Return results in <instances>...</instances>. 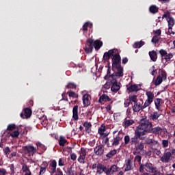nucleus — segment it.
Returning a JSON list of instances; mask_svg holds the SVG:
<instances>
[{
    "label": "nucleus",
    "mask_w": 175,
    "mask_h": 175,
    "mask_svg": "<svg viewBox=\"0 0 175 175\" xmlns=\"http://www.w3.org/2000/svg\"><path fill=\"white\" fill-rule=\"evenodd\" d=\"M102 42L99 40H96L94 42V40L89 39L88 40L87 43L85 44V51L88 54H90V53H92L94 47V49H96V50H98L99 49H100V47H102Z\"/></svg>",
    "instance_id": "nucleus-2"
},
{
    "label": "nucleus",
    "mask_w": 175,
    "mask_h": 175,
    "mask_svg": "<svg viewBox=\"0 0 175 175\" xmlns=\"http://www.w3.org/2000/svg\"><path fill=\"white\" fill-rule=\"evenodd\" d=\"M116 154H117V150L114 149L111 150L107 154V157L108 158H111V157H114V155H116Z\"/></svg>",
    "instance_id": "nucleus-41"
},
{
    "label": "nucleus",
    "mask_w": 175,
    "mask_h": 175,
    "mask_svg": "<svg viewBox=\"0 0 175 175\" xmlns=\"http://www.w3.org/2000/svg\"><path fill=\"white\" fill-rule=\"evenodd\" d=\"M151 133H154V135H161L162 133V129L159 126H156L150 129Z\"/></svg>",
    "instance_id": "nucleus-19"
},
{
    "label": "nucleus",
    "mask_w": 175,
    "mask_h": 175,
    "mask_svg": "<svg viewBox=\"0 0 175 175\" xmlns=\"http://www.w3.org/2000/svg\"><path fill=\"white\" fill-rule=\"evenodd\" d=\"M133 110L135 113H139L140 110H143V104L140 102L135 103L133 105Z\"/></svg>",
    "instance_id": "nucleus-12"
},
{
    "label": "nucleus",
    "mask_w": 175,
    "mask_h": 175,
    "mask_svg": "<svg viewBox=\"0 0 175 175\" xmlns=\"http://www.w3.org/2000/svg\"><path fill=\"white\" fill-rule=\"evenodd\" d=\"M151 103H152V101H150L148 100H146L144 105H142V109H146V107H148V106H150V105H151Z\"/></svg>",
    "instance_id": "nucleus-46"
},
{
    "label": "nucleus",
    "mask_w": 175,
    "mask_h": 175,
    "mask_svg": "<svg viewBox=\"0 0 175 175\" xmlns=\"http://www.w3.org/2000/svg\"><path fill=\"white\" fill-rule=\"evenodd\" d=\"M163 18H166V21L168 23L169 29L170 31V29H172V28L173 27V25H174V19L171 17L170 14L169 13L164 14L163 15Z\"/></svg>",
    "instance_id": "nucleus-9"
},
{
    "label": "nucleus",
    "mask_w": 175,
    "mask_h": 175,
    "mask_svg": "<svg viewBox=\"0 0 175 175\" xmlns=\"http://www.w3.org/2000/svg\"><path fill=\"white\" fill-rule=\"evenodd\" d=\"M113 139L112 142L113 146H118L120 144V142L122 141V139H124V133L121 131H113Z\"/></svg>",
    "instance_id": "nucleus-4"
},
{
    "label": "nucleus",
    "mask_w": 175,
    "mask_h": 175,
    "mask_svg": "<svg viewBox=\"0 0 175 175\" xmlns=\"http://www.w3.org/2000/svg\"><path fill=\"white\" fill-rule=\"evenodd\" d=\"M162 144H163V147L164 148H166V147H167V146H169V141H167L166 139H163Z\"/></svg>",
    "instance_id": "nucleus-52"
},
{
    "label": "nucleus",
    "mask_w": 175,
    "mask_h": 175,
    "mask_svg": "<svg viewBox=\"0 0 175 175\" xmlns=\"http://www.w3.org/2000/svg\"><path fill=\"white\" fill-rule=\"evenodd\" d=\"M151 75L152 76H157V73H158V70L155 68V66H152L151 68Z\"/></svg>",
    "instance_id": "nucleus-45"
},
{
    "label": "nucleus",
    "mask_w": 175,
    "mask_h": 175,
    "mask_svg": "<svg viewBox=\"0 0 175 175\" xmlns=\"http://www.w3.org/2000/svg\"><path fill=\"white\" fill-rule=\"evenodd\" d=\"M162 99L161 98H156L154 100V105L156 107V109H158L159 111L161 110V106H162Z\"/></svg>",
    "instance_id": "nucleus-23"
},
{
    "label": "nucleus",
    "mask_w": 175,
    "mask_h": 175,
    "mask_svg": "<svg viewBox=\"0 0 175 175\" xmlns=\"http://www.w3.org/2000/svg\"><path fill=\"white\" fill-rule=\"evenodd\" d=\"M144 148V144L142 142L138 144L136 146V149L139 150V151H143Z\"/></svg>",
    "instance_id": "nucleus-44"
},
{
    "label": "nucleus",
    "mask_w": 175,
    "mask_h": 175,
    "mask_svg": "<svg viewBox=\"0 0 175 175\" xmlns=\"http://www.w3.org/2000/svg\"><path fill=\"white\" fill-rule=\"evenodd\" d=\"M129 101H130L131 103L133 102L134 104L139 103V101H138V100H137V96L133 95V96H130V97H129Z\"/></svg>",
    "instance_id": "nucleus-39"
},
{
    "label": "nucleus",
    "mask_w": 175,
    "mask_h": 175,
    "mask_svg": "<svg viewBox=\"0 0 175 175\" xmlns=\"http://www.w3.org/2000/svg\"><path fill=\"white\" fill-rule=\"evenodd\" d=\"M159 116H161V113H158V112H154L153 114L151 115L150 118L155 121V120H158L159 118Z\"/></svg>",
    "instance_id": "nucleus-37"
},
{
    "label": "nucleus",
    "mask_w": 175,
    "mask_h": 175,
    "mask_svg": "<svg viewBox=\"0 0 175 175\" xmlns=\"http://www.w3.org/2000/svg\"><path fill=\"white\" fill-rule=\"evenodd\" d=\"M111 172L112 173H116V172H118V167L117 165H113L111 167Z\"/></svg>",
    "instance_id": "nucleus-48"
},
{
    "label": "nucleus",
    "mask_w": 175,
    "mask_h": 175,
    "mask_svg": "<svg viewBox=\"0 0 175 175\" xmlns=\"http://www.w3.org/2000/svg\"><path fill=\"white\" fill-rule=\"evenodd\" d=\"M110 82H107L103 86V88H104V90H109L110 89Z\"/></svg>",
    "instance_id": "nucleus-53"
},
{
    "label": "nucleus",
    "mask_w": 175,
    "mask_h": 175,
    "mask_svg": "<svg viewBox=\"0 0 175 175\" xmlns=\"http://www.w3.org/2000/svg\"><path fill=\"white\" fill-rule=\"evenodd\" d=\"M66 143V139L64 137H61L59 139V146H65V144Z\"/></svg>",
    "instance_id": "nucleus-42"
},
{
    "label": "nucleus",
    "mask_w": 175,
    "mask_h": 175,
    "mask_svg": "<svg viewBox=\"0 0 175 175\" xmlns=\"http://www.w3.org/2000/svg\"><path fill=\"white\" fill-rule=\"evenodd\" d=\"M83 126L85 127V131L88 132V133H90L91 132V128H92V125L90 122H85L83 124Z\"/></svg>",
    "instance_id": "nucleus-25"
},
{
    "label": "nucleus",
    "mask_w": 175,
    "mask_h": 175,
    "mask_svg": "<svg viewBox=\"0 0 175 175\" xmlns=\"http://www.w3.org/2000/svg\"><path fill=\"white\" fill-rule=\"evenodd\" d=\"M151 128H152V123L150 120L146 119L141 121L140 124L137 127L135 131H137V134L138 135H147L151 132Z\"/></svg>",
    "instance_id": "nucleus-1"
},
{
    "label": "nucleus",
    "mask_w": 175,
    "mask_h": 175,
    "mask_svg": "<svg viewBox=\"0 0 175 175\" xmlns=\"http://www.w3.org/2000/svg\"><path fill=\"white\" fill-rule=\"evenodd\" d=\"M22 171L23 173H29V172H31L29 167H28V165H27L25 163L23 164L22 165Z\"/></svg>",
    "instance_id": "nucleus-35"
},
{
    "label": "nucleus",
    "mask_w": 175,
    "mask_h": 175,
    "mask_svg": "<svg viewBox=\"0 0 175 175\" xmlns=\"http://www.w3.org/2000/svg\"><path fill=\"white\" fill-rule=\"evenodd\" d=\"M106 132V126L105 125H101L100 127L98 129V133L100 136H104L106 137L110 133H105Z\"/></svg>",
    "instance_id": "nucleus-14"
},
{
    "label": "nucleus",
    "mask_w": 175,
    "mask_h": 175,
    "mask_svg": "<svg viewBox=\"0 0 175 175\" xmlns=\"http://www.w3.org/2000/svg\"><path fill=\"white\" fill-rule=\"evenodd\" d=\"M132 169V165H131V160H127L126 163V167L124 169L125 172H128L129 170H131Z\"/></svg>",
    "instance_id": "nucleus-36"
},
{
    "label": "nucleus",
    "mask_w": 175,
    "mask_h": 175,
    "mask_svg": "<svg viewBox=\"0 0 175 175\" xmlns=\"http://www.w3.org/2000/svg\"><path fill=\"white\" fill-rule=\"evenodd\" d=\"M109 54H110L111 57H116V55H118L119 54L118 50H117L116 49L109 50Z\"/></svg>",
    "instance_id": "nucleus-38"
},
{
    "label": "nucleus",
    "mask_w": 175,
    "mask_h": 175,
    "mask_svg": "<svg viewBox=\"0 0 175 175\" xmlns=\"http://www.w3.org/2000/svg\"><path fill=\"white\" fill-rule=\"evenodd\" d=\"M64 163H65V161H64V159H59V162H58L59 166H64Z\"/></svg>",
    "instance_id": "nucleus-59"
},
{
    "label": "nucleus",
    "mask_w": 175,
    "mask_h": 175,
    "mask_svg": "<svg viewBox=\"0 0 175 175\" xmlns=\"http://www.w3.org/2000/svg\"><path fill=\"white\" fill-rule=\"evenodd\" d=\"M159 40V37H158L157 36H154L152 39V42L157 43Z\"/></svg>",
    "instance_id": "nucleus-56"
},
{
    "label": "nucleus",
    "mask_w": 175,
    "mask_h": 175,
    "mask_svg": "<svg viewBox=\"0 0 175 175\" xmlns=\"http://www.w3.org/2000/svg\"><path fill=\"white\" fill-rule=\"evenodd\" d=\"M103 172H105V166L98 163L97 165V173H98V174H102Z\"/></svg>",
    "instance_id": "nucleus-30"
},
{
    "label": "nucleus",
    "mask_w": 175,
    "mask_h": 175,
    "mask_svg": "<svg viewBox=\"0 0 175 175\" xmlns=\"http://www.w3.org/2000/svg\"><path fill=\"white\" fill-rule=\"evenodd\" d=\"M85 155H87V152L84 148H81L79 152V157L78 158V162L80 163H84V159H85Z\"/></svg>",
    "instance_id": "nucleus-11"
},
{
    "label": "nucleus",
    "mask_w": 175,
    "mask_h": 175,
    "mask_svg": "<svg viewBox=\"0 0 175 175\" xmlns=\"http://www.w3.org/2000/svg\"><path fill=\"white\" fill-rule=\"evenodd\" d=\"M103 151V146L102 145H98L94 148V154H96V155H102Z\"/></svg>",
    "instance_id": "nucleus-15"
},
{
    "label": "nucleus",
    "mask_w": 175,
    "mask_h": 175,
    "mask_svg": "<svg viewBox=\"0 0 175 175\" xmlns=\"http://www.w3.org/2000/svg\"><path fill=\"white\" fill-rule=\"evenodd\" d=\"M83 31H87V28H92V23L88 22L83 25Z\"/></svg>",
    "instance_id": "nucleus-43"
},
{
    "label": "nucleus",
    "mask_w": 175,
    "mask_h": 175,
    "mask_svg": "<svg viewBox=\"0 0 175 175\" xmlns=\"http://www.w3.org/2000/svg\"><path fill=\"white\" fill-rule=\"evenodd\" d=\"M110 100V98L107 96V95L103 94L99 99V102L102 103V102H109Z\"/></svg>",
    "instance_id": "nucleus-31"
},
{
    "label": "nucleus",
    "mask_w": 175,
    "mask_h": 175,
    "mask_svg": "<svg viewBox=\"0 0 175 175\" xmlns=\"http://www.w3.org/2000/svg\"><path fill=\"white\" fill-rule=\"evenodd\" d=\"M51 173H55L57 171V161L55 160L52 161L49 165Z\"/></svg>",
    "instance_id": "nucleus-18"
},
{
    "label": "nucleus",
    "mask_w": 175,
    "mask_h": 175,
    "mask_svg": "<svg viewBox=\"0 0 175 175\" xmlns=\"http://www.w3.org/2000/svg\"><path fill=\"white\" fill-rule=\"evenodd\" d=\"M20 135V131L18 130H15L12 133H10V136H12L13 139H17Z\"/></svg>",
    "instance_id": "nucleus-32"
},
{
    "label": "nucleus",
    "mask_w": 175,
    "mask_h": 175,
    "mask_svg": "<svg viewBox=\"0 0 175 175\" xmlns=\"http://www.w3.org/2000/svg\"><path fill=\"white\" fill-rule=\"evenodd\" d=\"M91 96L88 94H85L83 96V103L84 106H90V104L91 103Z\"/></svg>",
    "instance_id": "nucleus-13"
},
{
    "label": "nucleus",
    "mask_w": 175,
    "mask_h": 175,
    "mask_svg": "<svg viewBox=\"0 0 175 175\" xmlns=\"http://www.w3.org/2000/svg\"><path fill=\"white\" fill-rule=\"evenodd\" d=\"M9 167L10 168V170H11V174H12V175H14V173H16V172H14V164H11V165L9 166Z\"/></svg>",
    "instance_id": "nucleus-55"
},
{
    "label": "nucleus",
    "mask_w": 175,
    "mask_h": 175,
    "mask_svg": "<svg viewBox=\"0 0 175 175\" xmlns=\"http://www.w3.org/2000/svg\"><path fill=\"white\" fill-rule=\"evenodd\" d=\"M104 173H106V174H108V175H110V174H113L111 172V167L107 168L106 167H105V168H104Z\"/></svg>",
    "instance_id": "nucleus-49"
},
{
    "label": "nucleus",
    "mask_w": 175,
    "mask_h": 175,
    "mask_svg": "<svg viewBox=\"0 0 175 175\" xmlns=\"http://www.w3.org/2000/svg\"><path fill=\"white\" fill-rule=\"evenodd\" d=\"M135 161H137V162H140V161H142V157L140 156H137L135 157Z\"/></svg>",
    "instance_id": "nucleus-64"
},
{
    "label": "nucleus",
    "mask_w": 175,
    "mask_h": 175,
    "mask_svg": "<svg viewBox=\"0 0 175 175\" xmlns=\"http://www.w3.org/2000/svg\"><path fill=\"white\" fill-rule=\"evenodd\" d=\"M23 151H25V152H27L30 155H33V154L36 152V148L33 147V146L31 145H27L25 146H23Z\"/></svg>",
    "instance_id": "nucleus-10"
},
{
    "label": "nucleus",
    "mask_w": 175,
    "mask_h": 175,
    "mask_svg": "<svg viewBox=\"0 0 175 175\" xmlns=\"http://www.w3.org/2000/svg\"><path fill=\"white\" fill-rule=\"evenodd\" d=\"M24 113L25 118H29L32 114V110H31L29 108H25Z\"/></svg>",
    "instance_id": "nucleus-26"
},
{
    "label": "nucleus",
    "mask_w": 175,
    "mask_h": 175,
    "mask_svg": "<svg viewBox=\"0 0 175 175\" xmlns=\"http://www.w3.org/2000/svg\"><path fill=\"white\" fill-rule=\"evenodd\" d=\"M133 124H135L133 120H125L124 121V126H125V128H128V126H131V125H133Z\"/></svg>",
    "instance_id": "nucleus-28"
},
{
    "label": "nucleus",
    "mask_w": 175,
    "mask_h": 175,
    "mask_svg": "<svg viewBox=\"0 0 175 175\" xmlns=\"http://www.w3.org/2000/svg\"><path fill=\"white\" fill-rule=\"evenodd\" d=\"M144 170H146V172H148V173L154 174L155 173L157 168L154 167V166H152V164L147 163L146 165L142 164L139 167L140 173H143V172H144Z\"/></svg>",
    "instance_id": "nucleus-5"
},
{
    "label": "nucleus",
    "mask_w": 175,
    "mask_h": 175,
    "mask_svg": "<svg viewBox=\"0 0 175 175\" xmlns=\"http://www.w3.org/2000/svg\"><path fill=\"white\" fill-rule=\"evenodd\" d=\"M149 55H150V59L152 61H153V62H155V61H157L158 56H157V52H155V51H150Z\"/></svg>",
    "instance_id": "nucleus-22"
},
{
    "label": "nucleus",
    "mask_w": 175,
    "mask_h": 175,
    "mask_svg": "<svg viewBox=\"0 0 175 175\" xmlns=\"http://www.w3.org/2000/svg\"><path fill=\"white\" fill-rule=\"evenodd\" d=\"M159 53L163 61H165V62H170V59L173 58V55L172 53H167V52L163 49L160 50Z\"/></svg>",
    "instance_id": "nucleus-8"
},
{
    "label": "nucleus",
    "mask_w": 175,
    "mask_h": 175,
    "mask_svg": "<svg viewBox=\"0 0 175 175\" xmlns=\"http://www.w3.org/2000/svg\"><path fill=\"white\" fill-rule=\"evenodd\" d=\"M142 136H143V135L142 134L137 135V132L135 130V135L134 136V137L131 138L132 144H137V140L140 139Z\"/></svg>",
    "instance_id": "nucleus-20"
},
{
    "label": "nucleus",
    "mask_w": 175,
    "mask_h": 175,
    "mask_svg": "<svg viewBox=\"0 0 175 175\" xmlns=\"http://www.w3.org/2000/svg\"><path fill=\"white\" fill-rule=\"evenodd\" d=\"M162 32L161 31V29H157L155 31V35L156 36H161V33Z\"/></svg>",
    "instance_id": "nucleus-61"
},
{
    "label": "nucleus",
    "mask_w": 175,
    "mask_h": 175,
    "mask_svg": "<svg viewBox=\"0 0 175 175\" xmlns=\"http://www.w3.org/2000/svg\"><path fill=\"white\" fill-rule=\"evenodd\" d=\"M130 140H131V138L129 137V135H126L124 137V144H128V143H129Z\"/></svg>",
    "instance_id": "nucleus-58"
},
{
    "label": "nucleus",
    "mask_w": 175,
    "mask_h": 175,
    "mask_svg": "<svg viewBox=\"0 0 175 175\" xmlns=\"http://www.w3.org/2000/svg\"><path fill=\"white\" fill-rule=\"evenodd\" d=\"M142 46H144V42L140 41V42H137L134 44L133 48L134 49H140Z\"/></svg>",
    "instance_id": "nucleus-34"
},
{
    "label": "nucleus",
    "mask_w": 175,
    "mask_h": 175,
    "mask_svg": "<svg viewBox=\"0 0 175 175\" xmlns=\"http://www.w3.org/2000/svg\"><path fill=\"white\" fill-rule=\"evenodd\" d=\"M66 88H76V84L70 83L66 85Z\"/></svg>",
    "instance_id": "nucleus-54"
},
{
    "label": "nucleus",
    "mask_w": 175,
    "mask_h": 175,
    "mask_svg": "<svg viewBox=\"0 0 175 175\" xmlns=\"http://www.w3.org/2000/svg\"><path fill=\"white\" fill-rule=\"evenodd\" d=\"M16 155H17V152H13L10 155V158H13L14 157H16Z\"/></svg>",
    "instance_id": "nucleus-63"
},
{
    "label": "nucleus",
    "mask_w": 175,
    "mask_h": 175,
    "mask_svg": "<svg viewBox=\"0 0 175 175\" xmlns=\"http://www.w3.org/2000/svg\"><path fill=\"white\" fill-rule=\"evenodd\" d=\"M166 79H167L166 72L161 70V74L159 76H157L156 80L154 81V85H159V84H161L163 80H166Z\"/></svg>",
    "instance_id": "nucleus-7"
},
{
    "label": "nucleus",
    "mask_w": 175,
    "mask_h": 175,
    "mask_svg": "<svg viewBox=\"0 0 175 175\" xmlns=\"http://www.w3.org/2000/svg\"><path fill=\"white\" fill-rule=\"evenodd\" d=\"M10 148L7 146L3 149L4 155H8V154H10Z\"/></svg>",
    "instance_id": "nucleus-50"
},
{
    "label": "nucleus",
    "mask_w": 175,
    "mask_h": 175,
    "mask_svg": "<svg viewBox=\"0 0 175 175\" xmlns=\"http://www.w3.org/2000/svg\"><path fill=\"white\" fill-rule=\"evenodd\" d=\"M153 175H163V173H161L156 170L155 172L153 173Z\"/></svg>",
    "instance_id": "nucleus-62"
},
{
    "label": "nucleus",
    "mask_w": 175,
    "mask_h": 175,
    "mask_svg": "<svg viewBox=\"0 0 175 175\" xmlns=\"http://www.w3.org/2000/svg\"><path fill=\"white\" fill-rule=\"evenodd\" d=\"M15 129H16V124H10L7 126V131H8V132H13V131H15Z\"/></svg>",
    "instance_id": "nucleus-33"
},
{
    "label": "nucleus",
    "mask_w": 175,
    "mask_h": 175,
    "mask_svg": "<svg viewBox=\"0 0 175 175\" xmlns=\"http://www.w3.org/2000/svg\"><path fill=\"white\" fill-rule=\"evenodd\" d=\"M146 95L147 96L146 100H149L150 102H153L154 100V93L150 91L146 92Z\"/></svg>",
    "instance_id": "nucleus-21"
},
{
    "label": "nucleus",
    "mask_w": 175,
    "mask_h": 175,
    "mask_svg": "<svg viewBox=\"0 0 175 175\" xmlns=\"http://www.w3.org/2000/svg\"><path fill=\"white\" fill-rule=\"evenodd\" d=\"M8 174V172L4 168H0V175H6Z\"/></svg>",
    "instance_id": "nucleus-57"
},
{
    "label": "nucleus",
    "mask_w": 175,
    "mask_h": 175,
    "mask_svg": "<svg viewBox=\"0 0 175 175\" xmlns=\"http://www.w3.org/2000/svg\"><path fill=\"white\" fill-rule=\"evenodd\" d=\"M112 61L116 65L120 64V62L121 61V56H120V54L118 53V55L113 56Z\"/></svg>",
    "instance_id": "nucleus-29"
},
{
    "label": "nucleus",
    "mask_w": 175,
    "mask_h": 175,
    "mask_svg": "<svg viewBox=\"0 0 175 175\" xmlns=\"http://www.w3.org/2000/svg\"><path fill=\"white\" fill-rule=\"evenodd\" d=\"M124 70L122 68H119L118 72L115 74H113L110 77H113L116 79V77H122L124 76Z\"/></svg>",
    "instance_id": "nucleus-16"
},
{
    "label": "nucleus",
    "mask_w": 175,
    "mask_h": 175,
    "mask_svg": "<svg viewBox=\"0 0 175 175\" xmlns=\"http://www.w3.org/2000/svg\"><path fill=\"white\" fill-rule=\"evenodd\" d=\"M172 155H175V149H165L163 155L161 157V162L168 163Z\"/></svg>",
    "instance_id": "nucleus-3"
},
{
    "label": "nucleus",
    "mask_w": 175,
    "mask_h": 175,
    "mask_svg": "<svg viewBox=\"0 0 175 175\" xmlns=\"http://www.w3.org/2000/svg\"><path fill=\"white\" fill-rule=\"evenodd\" d=\"M150 13H158V7L155 6V5H151L150 8Z\"/></svg>",
    "instance_id": "nucleus-40"
},
{
    "label": "nucleus",
    "mask_w": 175,
    "mask_h": 175,
    "mask_svg": "<svg viewBox=\"0 0 175 175\" xmlns=\"http://www.w3.org/2000/svg\"><path fill=\"white\" fill-rule=\"evenodd\" d=\"M68 94L70 98H77V94L74 92H68Z\"/></svg>",
    "instance_id": "nucleus-51"
},
{
    "label": "nucleus",
    "mask_w": 175,
    "mask_h": 175,
    "mask_svg": "<svg viewBox=\"0 0 175 175\" xmlns=\"http://www.w3.org/2000/svg\"><path fill=\"white\" fill-rule=\"evenodd\" d=\"M77 158V156L76 155V154L72 153V154H70V159L72 161H76Z\"/></svg>",
    "instance_id": "nucleus-60"
},
{
    "label": "nucleus",
    "mask_w": 175,
    "mask_h": 175,
    "mask_svg": "<svg viewBox=\"0 0 175 175\" xmlns=\"http://www.w3.org/2000/svg\"><path fill=\"white\" fill-rule=\"evenodd\" d=\"M109 79L112 84L111 88V91L115 93L118 92V91H120V88H121V86H120V83H118L117 79H114V77H109Z\"/></svg>",
    "instance_id": "nucleus-6"
},
{
    "label": "nucleus",
    "mask_w": 175,
    "mask_h": 175,
    "mask_svg": "<svg viewBox=\"0 0 175 175\" xmlns=\"http://www.w3.org/2000/svg\"><path fill=\"white\" fill-rule=\"evenodd\" d=\"M147 144H150L151 146H157L158 144V141L152 139L151 138H147L146 140Z\"/></svg>",
    "instance_id": "nucleus-27"
},
{
    "label": "nucleus",
    "mask_w": 175,
    "mask_h": 175,
    "mask_svg": "<svg viewBox=\"0 0 175 175\" xmlns=\"http://www.w3.org/2000/svg\"><path fill=\"white\" fill-rule=\"evenodd\" d=\"M127 90L129 92H135L139 91L140 88H139L137 85H131L130 87L127 88Z\"/></svg>",
    "instance_id": "nucleus-24"
},
{
    "label": "nucleus",
    "mask_w": 175,
    "mask_h": 175,
    "mask_svg": "<svg viewBox=\"0 0 175 175\" xmlns=\"http://www.w3.org/2000/svg\"><path fill=\"white\" fill-rule=\"evenodd\" d=\"M110 57H111L110 55V51L104 53V55H103L104 59H106V60L110 59Z\"/></svg>",
    "instance_id": "nucleus-47"
},
{
    "label": "nucleus",
    "mask_w": 175,
    "mask_h": 175,
    "mask_svg": "<svg viewBox=\"0 0 175 175\" xmlns=\"http://www.w3.org/2000/svg\"><path fill=\"white\" fill-rule=\"evenodd\" d=\"M78 110H79V106L75 105L72 109V113H73L72 118L74 120H75V121H77V120H79Z\"/></svg>",
    "instance_id": "nucleus-17"
}]
</instances>
